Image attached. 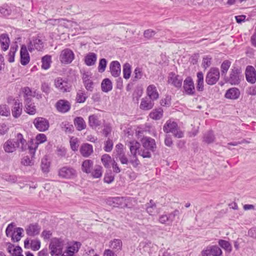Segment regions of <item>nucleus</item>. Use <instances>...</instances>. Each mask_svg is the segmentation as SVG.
I'll use <instances>...</instances> for the list:
<instances>
[{"label":"nucleus","mask_w":256,"mask_h":256,"mask_svg":"<svg viewBox=\"0 0 256 256\" xmlns=\"http://www.w3.org/2000/svg\"><path fill=\"white\" fill-rule=\"evenodd\" d=\"M110 72L112 75L114 77L120 76L121 72L120 64L118 61H112L110 66Z\"/></svg>","instance_id":"nucleus-22"},{"label":"nucleus","mask_w":256,"mask_h":256,"mask_svg":"<svg viewBox=\"0 0 256 256\" xmlns=\"http://www.w3.org/2000/svg\"><path fill=\"white\" fill-rule=\"evenodd\" d=\"M26 140L22 134L18 132L16 134L14 138L6 141L3 145V148L6 152L10 153L15 152L16 149H19L21 152L24 151L26 148Z\"/></svg>","instance_id":"nucleus-1"},{"label":"nucleus","mask_w":256,"mask_h":256,"mask_svg":"<svg viewBox=\"0 0 256 256\" xmlns=\"http://www.w3.org/2000/svg\"><path fill=\"white\" fill-rule=\"evenodd\" d=\"M50 162L46 158H42L41 161V168L44 172L47 173L49 172Z\"/></svg>","instance_id":"nucleus-47"},{"label":"nucleus","mask_w":256,"mask_h":256,"mask_svg":"<svg viewBox=\"0 0 256 256\" xmlns=\"http://www.w3.org/2000/svg\"><path fill=\"white\" fill-rule=\"evenodd\" d=\"M2 178L10 182H16L18 180L17 176L16 175H10L7 174H2Z\"/></svg>","instance_id":"nucleus-49"},{"label":"nucleus","mask_w":256,"mask_h":256,"mask_svg":"<svg viewBox=\"0 0 256 256\" xmlns=\"http://www.w3.org/2000/svg\"><path fill=\"white\" fill-rule=\"evenodd\" d=\"M146 93L148 98L152 100H154L158 98L159 94L154 84L148 86L146 89Z\"/></svg>","instance_id":"nucleus-25"},{"label":"nucleus","mask_w":256,"mask_h":256,"mask_svg":"<svg viewBox=\"0 0 256 256\" xmlns=\"http://www.w3.org/2000/svg\"><path fill=\"white\" fill-rule=\"evenodd\" d=\"M171 97L170 96L167 95L166 97L162 99L160 102V104L164 106H170L171 104Z\"/></svg>","instance_id":"nucleus-60"},{"label":"nucleus","mask_w":256,"mask_h":256,"mask_svg":"<svg viewBox=\"0 0 256 256\" xmlns=\"http://www.w3.org/2000/svg\"><path fill=\"white\" fill-rule=\"evenodd\" d=\"M183 88L184 92L190 96H193L195 94V88L194 81L190 76L187 77L184 81Z\"/></svg>","instance_id":"nucleus-13"},{"label":"nucleus","mask_w":256,"mask_h":256,"mask_svg":"<svg viewBox=\"0 0 256 256\" xmlns=\"http://www.w3.org/2000/svg\"><path fill=\"white\" fill-rule=\"evenodd\" d=\"M20 63L23 66L28 64L30 60V57L28 52V49L25 45H22L20 50Z\"/></svg>","instance_id":"nucleus-20"},{"label":"nucleus","mask_w":256,"mask_h":256,"mask_svg":"<svg viewBox=\"0 0 256 256\" xmlns=\"http://www.w3.org/2000/svg\"><path fill=\"white\" fill-rule=\"evenodd\" d=\"M156 34V32L154 30L152 29H148L144 31V36L147 39H150L154 37Z\"/></svg>","instance_id":"nucleus-59"},{"label":"nucleus","mask_w":256,"mask_h":256,"mask_svg":"<svg viewBox=\"0 0 256 256\" xmlns=\"http://www.w3.org/2000/svg\"><path fill=\"white\" fill-rule=\"evenodd\" d=\"M56 108L57 110L61 113L68 112L70 108V103L65 100H60L56 104Z\"/></svg>","instance_id":"nucleus-15"},{"label":"nucleus","mask_w":256,"mask_h":256,"mask_svg":"<svg viewBox=\"0 0 256 256\" xmlns=\"http://www.w3.org/2000/svg\"><path fill=\"white\" fill-rule=\"evenodd\" d=\"M101 160L102 164L106 168H110V164L112 162L111 156L108 154L102 155L101 158Z\"/></svg>","instance_id":"nucleus-42"},{"label":"nucleus","mask_w":256,"mask_h":256,"mask_svg":"<svg viewBox=\"0 0 256 256\" xmlns=\"http://www.w3.org/2000/svg\"><path fill=\"white\" fill-rule=\"evenodd\" d=\"M24 111L30 115H34L36 113V108L32 99L26 98L24 100Z\"/></svg>","instance_id":"nucleus-18"},{"label":"nucleus","mask_w":256,"mask_h":256,"mask_svg":"<svg viewBox=\"0 0 256 256\" xmlns=\"http://www.w3.org/2000/svg\"><path fill=\"white\" fill-rule=\"evenodd\" d=\"M74 58V54L70 48L63 50L60 55V60L65 64H70Z\"/></svg>","instance_id":"nucleus-8"},{"label":"nucleus","mask_w":256,"mask_h":256,"mask_svg":"<svg viewBox=\"0 0 256 256\" xmlns=\"http://www.w3.org/2000/svg\"><path fill=\"white\" fill-rule=\"evenodd\" d=\"M22 104L18 101H15L12 108V114L15 118H18L22 113Z\"/></svg>","instance_id":"nucleus-23"},{"label":"nucleus","mask_w":256,"mask_h":256,"mask_svg":"<svg viewBox=\"0 0 256 256\" xmlns=\"http://www.w3.org/2000/svg\"><path fill=\"white\" fill-rule=\"evenodd\" d=\"M231 65V62L228 60H224L220 66L221 74L224 77Z\"/></svg>","instance_id":"nucleus-38"},{"label":"nucleus","mask_w":256,"mask_h":256,"mask_svg":"<svg viewBox=\"0 0 256 256\" xmlns=\"http://www.w3.org/2000/svg\"><path fill=\"white\" fill-rule=\"evenodd\" d=\"M242 77L241 68L234 66L230 69L228 76L224 77V80L232 85H238L240 84Z\"/></svg>","instance_id":"nucleus-5"},{"label":"nucleus","mask_w":256,"mask_h":256,"mask_svg":"<svg viewBox=\"0 0 256 256\" xmlns=\"http://www.w3.org/2000/svg\"><path fill=\"white\" fill-rule=\"evenodd\" d=\"M97 59L96 54L94 52H89L84 58V62L88 66H92L95 64Z\"/></svg>","instance_id":"nucleus-29"},{"label":"nucleus","mask_w":256,"mask_h":256,"mask_svg":"<svg viewBox=\"0 0 256 256\" xmlns=\"http://www.w3.org/2000/svg\"><path fill=\"white\" fill-rule=\"evenodd\" d=\"M0 44L2 49L6 51L9 48L10 40L8 34H2L0 35Z\"/></svg>","instance_id":"nucleus-26"},{"label":"nucleus","mask_w":256,"mask_h":256,"mask_svg":"<svg viewBox=\"0 0 256 256\" xmlns=\"http://www.w3.org/2000/svg\"><path fill=\"white\" fill-rule=\"evenodd\" d=\"M134 76L133 81H136L140 79L143 75L142 69L139 67H136L134 70Z\"/></svg>","instance_id":"nucleus-54"},{"label":"nucleus","mask_w":256,"mask_h":256,"mask_svg":"<svg viewBox=\"0 0 256 256\" xmlns=\"http://www.w3.org/2000/svg\"><path fill=\"white\" fill-rule=\"evenodd\" d=\"M212 58L208 56H206L203 58L202 60V66L206 69L209 67L211 64Z\"/></svg>","instance_id":"nucleus-61"},{"label":"nucleus","mask_w":256,"mask_h":256,"mask_svg":"<svg viewBox=\"0 0 256 256\" xmlns=\"http://www.w3.org/2000/svg\"><path fill=\"white\" fill-rule=\"evenodd\" d=\"M51 62V56L46 55L43 56L42 58V68L44 70L48 69L50 67Z\"/></svg>","instance_id":"nucleus-40"},{"label":"nucleus","mask_w":256,"mask_h":256,"mask_svg":"<svg viewBox=\"0 0 256 256\" xmlns=\"http://www.w3.org/2000/svg\"><path fill=\"white\" fill-rule=\"evenodd\" d=\"M24 232V230L21 228H16V234H14L11 236L12 240L14 242H18L20 240V238L22 237V232Z\"/></svg>","instance_id":"nucleus-44"},{"label":"nucleus","mask_w":256,"mask_h":256,"mask_svg":"<svg viewBox=\"0 0 256 256\" xmlns=\"http://www.w3.org/2000/svg\"><path fill=\"white\" fill-rule=\"evenodd\" d=\"M54 85L62 92H69L71 90V85L66 79L58 78L54 80Z\"/></svg>","instance_id":"nucleus-9"},{"label":"nucleus","mask_w":256,"mask_h":256,"mask_svg":"<svg viewBox=\"0 0 256 256\" xmlns=\"http://www.w3.org/2000/svg\"><path fill=\"white\" fill-rule=\"evenodd\" d=\"M22 164L25 166H31L34 164V162L28 156H24L22 160Z\"/></svg>","instance_id":"nucleus-57"},{"label":"nucleus","mask_w":256,"mask_h":256,"mask_svg":"<svg viewBox=\"0 0 256 256\" xmlns=\"http://www.w3.org/2000/svg\"><path fill=\"white\" fill-rule=\"evenodd\" d=\"M58 176L62 178L72 180L76 178L78 172L74 168L64 166L59 169Z\"/></svg>","instance_id":"nucleus-6"},{"label":"nucleus","mask_w":256,"mask_h":256,"mask_svg":"<svg viewBox=\"0 0 256 256\" xmlns=\"http://www.w3.org/2000/svg\"><path fill=\"white\" fill-rule=\"evenodd\" d=\"M17 48H18V46L10 47V50L8 55V61L10 62H12L14 61V56H15L16 52L17 50Z\"/></svg>","instance_id":"nucleus-48"},{"label":"nucleus","mask_w":256,"mask_h":256,"mask_svg":"<svg viewBox=\"0 0 256 256\" xmlns=\"http://www.w3.org/2000/svg\"><path fill=\"white\" fill-rule=\"evenodd\" d=\"M0 13L4 16H8L11 13V10L6 4H4L0 7Z\"/></svg>","instance_id":"nucleus-50"},{"label":"nucleus","mask_w":256,"mask_h":256,"mask_svg":"<svg viewBox=\"0 0 256 256\" xmlns=\"http://www.w3.org/2000/svg\"><path fill=\"white\" fill-rule=\"evenodd\" d=\"M110 246L115 250H120L122 247V242L120 239H114L110 242Z\"/></svg>","instance_id":"nucleus-39"},{"label":"nucleus","mask_w":256,"mask_h":256,"mask_svg":"<svg viewBox=\"0 0 256 256\" xmlns=\"http://www.w3.org/2000/svg\"><path fill=\"white\" fill-rule=\"evenodd\" d=\"M88 124L92 128H96L101 124V122L96 115L92 114L88 117Z\"/></svg>","instance_id":"nucleus-31"},{"label":"nucleus","mask_w":256,"mask_h":256,"mask_svg":"<svg viewBox=\"0 0 256 256\" xmlns=\"http://www.w3.org/2000/svg\"><path fill=\"white\" fill-rule=\"evenodd\" d=\"M33 124L36 128L40 132H45L49 128V122L46 119L38 117L34 119Z\"/></svg>","instance_id":"nucleus-11"},{"label":"nucleus","mask_w":256,"mask_h":256,"mask_svg":"<svg viewBox=\"0 0 256 256\" xmlns=\"http://www.w3.org/2000/svg\"><path fill=\"white\" fill-rule=\"evenodd\" d=\"M62 129L66 133L71 134L74 130V127L72 124L67 122H63L60 124Z\"/></svg>","instance_id":"nucleus-41"},{"label":"nucleus","mask_w":256,"mask_h":256,"mask_svg":"<svg viewBox=\"0 0 256 256\" xmlns=\"http://www.w3.org/2000/svg\"><path fill=\"white\" fill-rule=\"evenodd\" d=\"M146 212L150 216H155L159 212L156 204L152 200L146 204Z\"/></svg>","instance_id":"nucleus-32"},{"label":"nucleus","mask_w":256,"mask_h":256,"mask_svg":"<svg viewBox=\"0 0 256 256\" xmlns=\"http://www.w3.org/2000/svg\"><path fill=\"white\" fill-rule=\"evenodd\" d=\"M107 64V60L106 58H102L100 60L98 70L100 72H103L106 70V68Z\"/></svg>","instance_id":"nucleus-52"},{"label":"nucleus","mask_w":256,"mask_h":256,"mask_svg":"<svg viewBox=\"0 0 256 256\" xmlns=\"http://www.w3.org/2000/svg\"><path fill=\"white\" fill-rule=\"evenodd\" d=\"M102 168L100 166H96L94 170L92 171L91 174L94 178H100L102 176Z\"/></svg>","instance_id":"nucleus-46"},{"label":"nucleus","mask_w":256,"mask_h":256,"mask_svg":"<svg viewBox=\"0 0 256 256\" xmlns=\"http://www.w3.org/2000/svg\"><path fill=\"white\" fill-rule=\"evenodd\" d=\"M24 100L26 98L32 99V92L31 90L28 87H25L24 88Z\"/></svg>","instance_id":"nucleus-58"},{"label":"nucleus","mask_w":256,"mask_h":256,"mask_svg":"<svg viewBox=\"0 0 256 256\" xmlns=\"http://www.w3.org/2000/svg\"><path fill=\"white\" fill-rule=\"evenodd\" d=\"M86 90L88 91L92 92L94 89V82L92 80H89L86 82H83Z\"/></svg>","instance_id":"nucleus-62"},{"label":"nucleus","mask_w":256,"mask_h":256,"mask_svg":"<svg viewBox=\"0 0 256 256\" xmlns=\"http://www.w3.org/2000/svg\"><path fill=\"white\" fill-rule=\"evenodd\" d=\"M220 76V73L218 68H211L206 74V82L208 85H214L218 82Z\"/></svg>","instance_id":"nucleus-7"},{"label":"nucleus","mask_w":256,"mask_h":256,"mask_svg":"<svg viewBox=\"0 0 256 256\" xmlns=\"http://www.w3.org/2000/svg\"><path fill=\"white\" fill-rule=\"evenodd\" d=\"M152 101L148 98H142L140 106V108L145 110L152 109L154 105Z\"/></svg>","instance_id":"nucleus-27"},{"label":"nucleus","mask_w":256,"mask_h":256,"mask_svg":"<svg viewBox=\"0 0 256 256\" xmlns=\"http://www.w3.org/2000/svg\"><path fill=\"white\" fill-rule=\"evenodd\" d=\"M64 244L65 242L62 238H52L48 246L50 255L52 256H62Z\"/></svg>","instance_id":"nucleus-4"},{"label":"nucleus","mask_w":256,"mask_h":256,"mask_svg":"<svg viewBox=\"0 0 256 256\" xmlns=\"http://www.w3.org/2000/svg\"><path fill=\"white\" fill-rule=\"evenodd\" d=\"M240 96V90L236 88H232L226 90L225 97L228 99L236 100Z\"/></svg>","instance_id":"nucleus-24"},{"label":"nucleus","mask_w":256,"mask_h":256,"mask_svg":"<svg viewBox=\"0 0 256 256\" xmlns=\"http://www.w3.org/2000/svg\"><path fill=\"white\" fill-rule=\"evenodd\" d=\"M41 227L38 223L30 224L26 228L27 235L34 236L38 235L40 231Z\"/></svg>","instance_id":"nucleus-17"},{"label":"nucleus","mask_w":256,"mask_h":256,"mask_svg":"<svg viewBox=\"0 0 256 256\" xmlns=\"http://www.w3.org/2000/svg\"><path fill=\"white\" fill-rule=\"evenodd\" d=\"M218 244L228 252H230L232 250V246L231 244L226 240H218Z\"/></svg>","instance_id":"nucleus-43"},{"label":"nucleus","mask_w":256,"mask_h":256,"mask_svg":"<svg viewBox=\"0 0 256 256\" xmlns=\"http://www.w3.org/2000/svg\"><path fill=\"white\" fill-rule=\"evenodd\" d=\"M116 156L120 162L121 164H127L129 162V160L126 156L124 152L116 154Z\"/></svg>","instance_id":"nucleus-56"},{"label":"nucleus","mask_w":256,"mask_h":256,"mask_svg":"<svg viewBox=\"0 0 256 256\" xmlns=\"http://www.w3.org/2000/svg\"><path fill=\"white\" fill-rule=\"evenodd\" d=\"M222 254L221 249L217 246H208L201 252L202 256H220Z\"/></svg>","instance_id":"nucleus-10"},{"label":"nucleus","mask_w":256,"mask_h":256,"mask_svg":"<svg viewBox=\"0 0 256 256\" xmlns=\"http://www.w3.org/2000/svg\"><path fill=\"white\" fill-rule=\"evenodd\" d=\"M112 132V128L108 124H106L104 126L102 130V134L105 136L107 137Z\"/></svg>","instance_id":"nucleus-63"},{"label":"nucleus","mask_w":256,"mask_h":256,"mask_svg":"<svg viewBox=\"0 0 256 256\" xmlns=\"http://www.w3.org/2000/svg\"><path fill=\"white\" fill-rule=\"evenodd\" d=\"M129 148L133 158H136L138 150L140 149V144L136 141L129 142Z\"/></svg>","instance_id":"nucleus-33"},{"label":"nucleus","mask_w":256,"mask_h":256,"mask_svg":"<svg viewBox=\"0 0 256 256\" xmlns=\"http://www.w3.org/2000/svg\"><path fill=\"white\" fill-rule=\"evenodd\" d=\"M22 249L20 246H16L13 249L12 256H24L22 254Z\"/></svg>","instance_id":"nucleus-64"},{"label":"nucleus","mask_w":256,"mask_h":256,"mask_svg":"<svg viewBox=\"0 0 256 256\" xmlns=\"http://www.w3.org/2000/svg\"><path fill=\"white\" fill-rule=\"evenodd\" d=\"M246 80L249 83L254 84L256 82V70L254 68L251 66H246L245 71Z\"/></svg>","instance_id":"nucleus-16"},{"label":"nucleus","mask_w":256,"mask_h":256,"mask_svg":"<svg viewBox=\"0 0 256 256\" xmlns=\"http://www.w3.org/2000/svg\"><path fill=\"white\" fill-rule=\"evenodd\" d=\"M88 98L86 92L84 90H78L76 94V101L78 103L84 102Z\"/></svg>","instance_id":"nucleus-35"},{"label":"nucleus","mask_w":256,"mask_h":256,"mask_svg":"<svg viewBox=\"0 0 256 256\" xmlns=\"http://www.w3.org/2000/svg\"><path fill=\"white\" fill-rule=\"evenodd\" d=\"M204 141L208 144L214 142L215 136L212 130H209L206 132L203 137Z\"/></svg>","instance_id":"nucleus-36"},{"label":"nucleus","mask_w":256,"mask_h":256,"mask_svg":"<svg viewBox=\"0 0 256 256\" xmlns=\"http://www.w3.org/2000/svg\"><path fill=\"white\" fill-rule=\"evenodd\" d=\"M142 148L138 151V154L144 158H150L152 154L156 148L155 140L145 136L141 140Z\"/></svg>","instance_id":"nucleus-2"},{"label":"nucleus","mask_w":256,"mask_h":256,"mask_svg":"<svg viewBox=\"0 0 256 256\" xmlns=\"http://www.w3.org/2000/svg\"><path fill=\"white\" fill-rule=\"evenodd\" d=\"M182 78L174 72L169 73L168 82L177 88H180L182 86Z\"/></svg>","instance_id":"nucleus-12"},{"label":"nucleus","mask_w":256,"mask_h":256,"mask_svg":"<svg viewBox=\"0 0 256 256\" xmlns=\"http://www.w3.org/2000/svg\"><path fill=\"white\" fill-rule=\"evenodd\" d=\"M40 242L39 240H32L30 242V248L33 250H38L40 248Z\"/></svg>","instance_id":"nucleus-53"},{"label":"nucleus","mask_w":256,"mask_h":256,"mask_svg":"<svg viewBox=\"0 0 256 256\" xmlns=\"http://www.w3.org/2000/svg\"><path fill=\"white\" fill-rule=\"evenodd\" d=\"M74 123L78 130L80 131L86 128V123L82 117L77 116L74 120Z\"/></svg>","instance_id":"nucleus-28"},{"label":"nucleus","mask_w":256,"mask_h":256,"mask_svg":"<svg viewBox=\"0 0 256 256\" xmlns=\"http://www.w3.org/2000/svg\"><path fill=\"white\" fill-rule=\"evenodd\" d=\"M113 148V142L112 140L108 138L104 143V150L106 152H110Z\"/></svg>","instance_id":"nucleus-51"},{"label":"nucleus","mask_w":256,"mask_h":256,"mask_svg":"<svg viewBox=\"0 0 256 256\" xmlns=\"http://www.w3.org/2000/svg\"><path fill=\"white\" fill-rule=\"evenodd\" d=\"M43 48V42L38 37L33 38L30 41L28 46V49L30 52H32L34 50L40 51Z\"/></svg>","instance_id":"nucleus-14"},{"label":"nucleus","mask_w":256,"mask_h":256,"mask_svg":"<svg viewBox=\"0 0 256 256\" xmlns=\"http://www.w3.org/2000/svg\"><path fill=\"white\" fill-rule=\"evenodd\" d=\"M163 130L166 134L172 133L176 138H180L184 136V132L181 130L178 124L171 120L166 122L163 126Z\"/></svg>","instance_id":"nucleus-3"},{"label":"nucleus","mask_w":256,"mask_h":256,"mask_svg":"<svg viewBox=\"0 0 256 256\" xmlns=\"http://www.w3.org/2000/svg\"><path fill=\"white\" fill-rule=\"evenodd\" d=\"M14 227V223L10 224L6 230V234L8 237H10L12 234L16 233V230L13 232Z\"/></svg>","instance_id":"nucleus-55"},{"label":"nucleus","mask_w":256,"mask_h":256,"mask_svg":"<svg viewBox=\"0 0 256 256\" xmlns=\"http://www.w3.org/2000/svg\"><path fill=\"white\" fill-rule=\"evenodd\" d=\"M80 154L84 158L90 156L93 152V146L92 145L85 143L83 144L80 150Z\"/></svg>","instance_id":"nucleus-21"},{"label":"nucleus","mask_w":256,"mask_h":256,"mask_svg":"<svg viewBox=\"0 0 256 256\" xmlns=\"http://www.w3.org/2000/svg\"><path fill=\"white\" fill-rule=\"evenodd\" d=\"M150 117L155 120L160 119L163 116V110L161 108L156 109L150 114Z\"/></svg>","instance_id":"nucleus-37"},{"label":"nucleus","mask_w":256,"mask_h":256,"mask_svg":"<svg viewBox=\"0 0 256 256\" xmlns=\"http://www.w3.org/2000/svg\"><path fill=\"white\" fill-rule=\"evenodd\" d=\"M94 162L90 160H84L82 165V170L86 174H90L93 167Z\"/></svg>","instance_id":"nucleus-30"},{"label":"nucleus","mask_w":256,"mask_h":256,"mask_svg":"<svg viewBox=\"0 0 256 256\" xmlns=\"http://www.w3.org/2000/svg\"><path fill=\"white\" fill-rule=\"evenodd\" d=\"M102 90L106 92L111 90L112 88V82L108 78L104 79L101 84Z\"/></svg>","instance_id":"nucleus-34"},{"label":"nucleus","mask_w":256,"mask_h":256,"mask_svg":"<svg viewBox=\"0 0 256 256\" xmlns=\"http://www.w3.org/2000/svg\"><path fill=\"white\" fill-rule=\"evenodd\" d=\"M80 246L81 244L80 242H74L72 246L67 248L64 252L62 253L61 256H74V253L78 251Z\"/></svg>","instance_id":"nucleus-19"},{"label":"nucleus","mask_w":256,"mask_h":256,"mask_svg":"<svg viewBox=\"0 0 256 256\" xmlns=\"http://www.w3.org/2000/svg\"><path fill=\"white\" fill-rule=\"evenodd\" d=\"M123 76L125 79H128L131 74V66L128 63H126L123 66Z\"/></svg>","instance_id":"nucleus-45"}]
</instances>
